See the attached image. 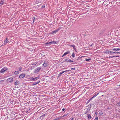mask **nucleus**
Returning a JSON list of instances; mask_svg holds the SVG:
<instances>
[{
	"mask_svg": "<svg viewBox=\"0 0 120 120\" xmlns=\"http://www.w3.org/2000/svg\"><path fill=\"white\" fill-rule=\"evenodd\" d=\"M40 77V76H38V77L35 78L31 77L30 78V79L31 81H35L38 79Z\"/></svg>",
	"mask_w": 120,
	"mask_h": 120,
	"instance_id": "1",
	"label": "nucleus"
},
{
	"mask_svg": "<svg viewBox=\"0 0 120 120\" xmlns=\"http://www.w3.org/2000/svg\"><path fill=\"white\" fill-rule=\"evenodd\" d=\"M13 79V78L12 77H11L8 79L7 81L8 82L11 83L12 82Z\"/></svg>",
	"mask_w": 120,
	"mask_h": 120,
	"instance_id": "2",
	"label": "nucleus"
},
{
	"mask_svg": "<svg viewBox=\"0 0 120 120\" xmlns=\"http://www.w3.org/2000/svg\"><path fill=\"white\" fill-rule=\"evenodd\" d=\"M41 68H37L34 70V72H38L39 71Z\"/></svg>",
	"mask_w": 120,
	"mask_h": 120,
	"instance_id": "3",
	"label": "nucleus"
},
{
	"mask_svg": "<svg viewBox=\"0 0 120 120\" xmlns=\"http://www.w3.org/2000/svg\"><path fill=\"white\" fill-rule=\"evenodd\" d=\"M25 76V74L22 73L19 76V77L20 78H22L24 77Z\"/></svg>",
	"mask_w": 120,
	"mask_h": 120,
	"instance_id": "4",
	"label": "nucleus"
},
{
	"mask_svg": "<svg viewBox=\"0 0 120 120\" xmlns=\"http://www.w3.org/2000/svg\"><path fill=\"white\" fill-rule=\"evenodd\" d=\"M43 66L44 67H46L47 66L48 64L46 61H45L44 62L43 64Z\"/></svg>",
	"mask_w": 120,
	"mask_h": 120,
	"instance_id": "5",
	"label": "nucleus"
},
{
	"mask_svg": "<svg viewBox=\"0 0 120 120\" xmlns=\"http://www.w3.org/2000/svg\"><path fill=\"white\" fill-rule=\"evenodd\" d=\"M120 50V48H113L112 49V50L114 51H119Z\"/></svg>",
	"mask_w": 120,
	"mask_h": 120,
	"instance_id": "6",
	"label": "nucleus"
},
{
	"mask_svg": "<svg viewBox=\"0 0 120 120\" xmlns=\"http://www.w3.org/2000/svg\"><path fill=\"white\" fill-rule=\"evenodd\" d=\"M70 51H67L64 54V55H65V56H66L68 54H70Z\"/></svg>",
	"mask_w": 120,
	"mask_h": 120,
	"instance_id": "7",
	"label": "nucleus"
},
{
	"mask_svg": "<svg viewBox=\"0 0 120 120\" xmlns=\"http://www.w3.org/2000/svg\"><path fill=\"white\" fill-rule=\"evenodd\" d=\"M4 0H2L0 3V5L1 6H2L4 3Z\"/></svg>",
	"mask_w": 120,
	"mask_h": 120,
	"instance_id": "8",
	"label": "nucleus"
},
{
	"mask_svg": "<svg viewBox=\"0 0 120 120\" xmlns=\"http://www.w3.org/2000/svg\"><path fill=\"white\" fill-rule=\"evenodd\" d=\"M55 42L54 41H51L50 42H49V43H46V44H55Z\"/></svg>",
	"mask_w": 120,
	"mask_h": 120,
	"instance_id": "9",
	"label": "nucleus"
},
{
	"mask_svg": "<svg viewBox=\"0 0 120 120\" xmlns=\"http://www.w3.org/2000/svg\"><path fill=\"white\" fill-rule=\"evenodd\" d=\"M19 82L17 81H16L15 82L14 84L15 85H18L19 84Z\"/></svg>",
	"mask_w": 120,
	"mask_h": 120,
	"instance_id": "10",
	"label": "nucleus"
},
{
	"mask_svg": "<svg viewBox=\"0 0 120 120\" xmlns=\"http://www.w3.org/2000/svg\"><path fill=\"white\" fill-rule=\"evenodd\" d=\"M105 52L106 53H108V54L111 53V51H110L108 50H106L105 51Z\"/></svg>",
	"mask_w": 120,
	"mask_h": 120,
	"instance_id": "11",
	"label": "nucleus"
},
{
	"mask_svg": "<svg viewBox=\"0 0 120 120\" xmlns=\"http://www.w3.org/2000/svg\"><path fill=\"white\" fill-rule=\"evenodd\" d=\"M87 116L89 119H91V116L90 114H88L87 115Z\"/></svg>",
	"mask_w": 120,
	"mask_h": 120,
	"instance_id": "12",
	"label": "nucleus"
},
{
	"mask_svg": "<svg viewBox=\"0 0 120 120\" xmlns=\"http://www.w3.org/2000/svg\"><path fill=\"white\" fill-rule=\"evenodd\" d=\"M99 93H98L95 94L94 96L92 97V98H94L97 95H98L99 94Z\"/></svg>",
	"mask_w": 120,
	"mask_h": 120,
	"instance_id": "13",
	"label": "nucleus"
},
{
	"mask_svg": "<svg viewBox=\"0 0 120 120\" xmlns=\"http://www.w3.org/2000/svg\"><path fill=\"white\" fill-rule=\"evenodd\" d=\"M70 46L71 47H72L74 50H76V48L75 47V46L74 45H70Z\"/></svg>",
	"mask_w": 120,
	"mask_h": 120,
	"instance_id": "14",
	"label": "nucleus"
},
{
	"mask_svg": "<svg viewBox=\"0 0 120 120\" xmlns=\"http://www.w3.org/2000/svg\"><path fill=\"white\" fill-rule=\"evenodd\" d=\"M5 71H4V69H3V68L0 71V72L1 73H3V72H4Z\"/></svg>",
	"mask_w": 120,
	"mask_h": 120,
	"instance_id": "15",
	"label": "nucleus"
},
{
	"mask_svg": "<svg viewBox=\"0 0 120 120\" xmlns=\"http://www.w3.org/2000/svg\"><path fill=\"white\" fill-rule=\"evenodd\" d=\"M68 114H69L68 113H67L66 114H65V115H64L63 116H62L60 118H61L62 117H64L65 116H68Z\"/></svg>",
	"mask_w": 120,
	"mask_h": 120,
	"instance_id": "16",
	"label": "nucleus"
},
{
	"mask_svg": "<svg viewBox=\"0 0 120 120\" xmlns=\"http://www.w3.org/2000/svg\"><path fill=\"white\" fill-rule=\"evenodd\" d=\"M19 74V72L17 71H16L14 72V74L17 75Z\"/></svg>",
	"mask_w": 120,
	"mask_h": 120,
	"instance_id": "17",
	"label": "nucleus"
},
{
	"mask_svg": "<svg viewBox=\"0 0 120 120\" xmlns=\"http://www.w3.org/2000/svg\"><path fill=\"white\" fill-rule=\"evenodd\" d=\"M90 109H87V111H86L85 112L84 114H87V113H88V112H89L90 111Z\"/></svg>",
	"mask_w": 120,
	"mask_h": 120,
	"instance_id": "18",
	"label": "nucleus"
},
{
	"mask_svg": "<svg viewBox=\"0 0 120 120\" xmlns=\"http://www.w3.org/2000/svg\"><path fill=\"white\" fill-rule=\"evenodd\" d=\"M40 82V81H38L37 82H35L34 83L33 85H35L36 84H38V83H39Z\"/></svg>",
	"mask_w": 120,
	"mask_h": 120,
	"instance_id": "19",
	"label": "nucleus"
},
{
	"mask_svg": "<svg viewBox=\"0 0 120 120\" xmlns=\"http://www.w3.org/2000/svg\"><path fill=\"white\" fill-rule=\"evenodd\" d=\"M61 118L60 117H58L54 119L53 120H59Z\"/></svg>",
	"mask_w": 120,
	"mask_h": 120,
	"instance_id": "20",
	"label": "nucleus"
},
{
	"mask_svg": "<svg viewBox=\"0 0 120 120\" xmlns=\"http://www.w3.org/2000/svg\"><path fill=\"white\" fill-rule=\"evenodd\" d=\"M62 74V73L61 72H60L59 74L58 75V77H60L61 76V74Z\"/></svg>",
	"mask_w": 120,
	"mask_h": 120,
	"instance_id": "21",
	"label": "nucleus"
},
{
	"mask_svg": "<svg viewBox=\"0 0 120 120\" xmlns=\"http://www.w3.org/2000/svg\"><path fill=\"white\" fill-rule=\"evenodd\" d=\"M6 40H5L4 41L6 43H8L9 42L8 40L7 39V38H6Z\"/></svg>",
	"mask_w": 120,
	"mask_h": 120,
	"instance_id": "22",
	"label": "nucleus"
},
{
	"mask_svg": "<svg viewBox=\"0 0 120 120\" xmlns=\"http://www.w3.org/2000/svg\"><path fill=\"white\" fill-rule=\"evenodd\" d=\"M118 57V56H109V58H112V57Z\"/></svg>",
	"mask_w": 120,
	"mask_h": 120,
	"instance_id": "23",
	"label": "nucleus"
},
{
	"mask_svg": "<svg viewBox=\"0 0 120 120\" xmlns=\"http://www.w3.org/2000/svg\"><path fill=\"white\" fill-rule=\"evenodd\" d=\"M3 68L4 70L5 71L8 70V69L6 67H4Z\"/></svg>",
	"mask_w": 120,
	"mask_h": 120,
	"instance_id": "24",
	"label": "nucleus"
},
{
	"mask_svg": "<svg viewBox=\"0 0 120 120\" xmlns=\"http://www.w3.org/2000/svg\"><path fill=\"white\" fill-rule=\"evenodd\" d=\"M90 60H91L90 58H89V59H86L85 60L86 61H88Z\"/></svg>",
	"mask_w": 120,
	"mask_h": 120,
	"instance_id": "25",
	"label": "nucleus"
},
{
	"mask_svg": "<svg viewBox=\"0 0 120 120\" xmlns=\"http://www.w3.org/2000/svg\"><path fill=\"white\" fill-rule=\"evenodd\" d=\"M103 114V112L102 111H100L99 112V114L100 115H102Z\"/></svg>",
	"mask_w": 120,
	"mask_h": 120,
	"instance_id": "26",
	"label": "nucleus"
},
{
	"mask_svg": "<svg viewBox=\"0 0 120 120\" xmlns=\"http://www.w3.org/2000/svg\"><path fill=\"white\" fill-rule=\"evenodd\" d=\"M116 52H112V51H111V53H115L116 54Z\"/></svg>",
	"mask_w": 120,
	"mask_h": 120,
	"instance_id": "27",
	"label": "nucleus"
},
{
	"mask_svg": "<svg viewBox=\"0 0 120 120\" xmlns=\"http://www.w3.org/2000/svg\"><path fill=\"white\" fill-rule=\"evenodd\" d=\"M72 56L74 58L75 57V54L74 53H73L72 54Z\"/></svg>",
	"mask_w": 120,
	"mask_h": 120,
	"instance_id": "28",
	"label": "nucleus"
},
{
	"mask_svg": "<svg viewBox=\"0 0 120 120\" xmlns=\"http://www.w3.org/2000/svg\"><path fill=\"white\" fill-rule=\"evenodd\" d=\"M93 98H92L90 99H89L87 101V103L89 102H90Z\"/></svg>",
	"mask_w": 120,
	"mask_h": 120,
	"instance_id": "29",
	"label": "nucleus"
},
{
	"mask_svg": "<svg viewBox=\"0 0 120 120\" xmlns=\"http://www.w3.org/2000/svg\"><path fill=\"white\" fill-rule=\"evenodd\" d=\"M22 68L21 67H19V70L20 71H21L22 69Z\"/></svg>",
	"mask_w": 120,
	"mask_h": 120,
	"instance_id": "30",
	"label": "nucleus"
},
{
	"mask_svg": "<svg viewBox=\"0 0 120 120\" xmlns=\"http://www.w3.org/2000/svg\"><path fill=\"white\" fill-rule=\"evenodd\" d=\"M69 60L67 59L65 61V62H68V61L69 62Z\"/></svg>",
	"mask_w": 120,
	"mask_h": 120,
	"instance_id": "31",
	"label": "nucleus"
},
{
	"mask_svg": "<svg viewBox=\"0 0 120 120\" xmlns=\"http://www.w3.org/2000/svg\"><path fill=\"white\" fill-rule=\"evenodd\" d=\"M58 31V30H55L53 32V33H55L57 32Z\"/></svg>",
	"mask_w": 120,
	"mask_h": 120,
	"instance_id": "32",
	"label": "nucleus"
},
{
	"mask_svg": "<svg viewBox=\"0 0 120 120\" xmlns=\"http://www.w3.org/2000/svg\"><path fill=\"white\" fill-rule=\"evenodd\" d=\"M69 71H71V70H66V71H64V72H68Z\"/></svg>",
	"mask_w": 120,
	"mask_h": 120,
	"instance_id": "33",
	"label": "nucleus"
},
{
	"mask_svg": "<svg viewBox=\"0 0 120 120\" xmlns=\"http://www.w3.org/2000/svg\"><path fill=\"white\" fill-rule=\"evenodd\" d=\"M118 105L120 106V101L118 102L117 103Z\"/></svg>",
	"mask_w": 120,
	"mask_h": 120,
	"instance_id": "34",
	"label": "nucleus"
},
{
	"mask_svg": "<svg viewBox=\"0 0 120 120\" xmlns=\"http://www.w3.org/2000/svg\"><path fill=\"white\" fill-rule=\"evenodd\" d=\"M69 61L71 62H73V61L72 60H69Z\"/></svg>",
	"mask_w": 120,
	"mask_h": 120,
	"instance_id": "35",
	"label": "nucleus"
},
{
	"mask_svg": "<svg viewBox=\"0 0 120 120\" xmlns=\"http://www.w3.org/2000/svg\"><path fill=\"white\" fill-rule=\"evenodd\" d=\"M75 68H71V69L72 70H75Z\"/></svg>",
	"mask_w": 120,
	"mask_h": 120,
	"instance_id": "36",
	"label": "nucleus"
},
{
	"mask_svg": "<svg viewBox=\"0 0 120 120\" xmlns=\"http://www.w3.org/2000/svg\"><path fill=\"white\" fill-rule=\"evenodd\" d=\"M33 22H34V21L35 19V17H34L33 18Z\"/></svg>",
	"mask_w": 120,
	"mask_h": 120,
	"instance_id": "37",
	"label": "nucleus"
},
{
	"mask_svg": "<svg viewBox=\"0 0 120 120\" xmlns=\"http://www.w3.org/2000/svg\"><path fill=\"white\" fill-rule=\"evenodd\" d=\"M37 64V63H34L33 64H32L33 65H36Z\"/></svg>",
	"mask_w": 120,
	"mask_h": 120,
	"instance_id": "38",
	"label": "nucleus"
},
{
	"mask_svg": "<svg viewBox=\"0 0 120 120\" xmlns=\"http://www.w3.org/2000/svg\"><path fill=\"white\" fill-rule=\"evenodd\" d=\"M95 119L96 120H98V117H96L95 118Z\"/></svg>",
	"mask_w": 120,
	"mask_h": 120,
	"instance_id": "39",
	"label": "nucleus"
},
{
	"mask_svg": "<svg viewBox=\"0 0 120 120\" xmlns=\"http://www.w3.org/2000/svg\"><path fill=\"white\" fill-rule=\"evenodd\" d=\"M95 113L96 115H97L98 114V113L97 112H95Z\"/></svg>",
	"mask_w": 120,
	"mask_h": 120,
	"instance_id": "40",
	"label": "nucleus"
},
{
	"mask_svg": "<svg viewBox=\"0 0 120 120\" xmlns=\"http://www.w3.org/2000/svg\"><path fill=\"white\" fill-rule=\"evenodd\" d=\"M116 53H117V54H120V52H116Z\"/></svg>",
	"mask_w": 120,
	"mask_h": 120,
	"instance_id": "41",
	"label": "nucleus"
},
{
	"mask_svg": "<svg viewBox=\"0 0 120 120\" xmlns=\"http://www.w3.org/2000/svg\"><path fill=\"white\" fill-rule=\"evenodd\" d=\"M73 118H72L71 119H69L68 120H73Z\"/></svg>",
	"mask_w": 120,
	"mask_h": 120,
	"instance_id": "42",
	"label": "nucleus"
},
{
	"mask_svg": "<svg viewBox=\"0 0 120 120\" xmlns=\"http://www.w3.org/2000/svg\"><path fill=\"white\" fill-rule=\"evenodd\" d=\"M65 109H64V108H63V109H62V110L63 111H64Z\"/></svg>",
	"mask_w": 120,
	"mask_h": 120,
	"instance_id": "43",
	"label": "nucleus"
},
{
	"mask_svg": "<svg viewBox=\"0 0 120 120\" xmlns=\"http://www.w3.org/2000/svg\"><path fill=\"white\" fill-rule=\"evenodd\" d=\"M45 115V114H43L42 115V116H44Z\"/></svg>",
	"mask_w": 120,
	"mask_h": 120,
	"instance_id": "44",
	"label": "nucleus"
},
{
	"mask_svg": "<svg viewBox=\"0 0 120 120\" xmlns=\"http://www.w3.org/2000/svg\"><path fill=\"white\" fill-rule=\"evenodd\" d=\"M65 56V55H64V54L63 55H62V57H63Z\"/></svg>",
	"mask_w": 120,
	"mask_h": 120,
	"instance_id": "45",
	"label": "nucleus"
},
{
	"mask_svg": "<svg viewBox=\"0 0 120 120\" xmlns=\"http://www.w3.org/2000/svg\"><path fill=\"white\" fill-rule=\"evenodd\" d=\"M61 72L62 73V74H63V73H64V71Z\"/></svg>",
	"mask_w": 120,
	"mask_h": 120,
	"instance_id": "46",
	"label": "nucleus"
},
{
	"mask_svg": "<svg viewBox=\"0 0 120 120\" xmlns=\"http://www.w3.org/2000/svg\"><path fill=\"white\" fill-rule=\"evenodd\" d=\"M119 86H120V85H119Z\"/></svg>",
	"mask_w": 120,
	"mask_h": 120,
	"instance_id": "47",
	"label": "nucleus"
},
{
	"mask_svg": "<svg viewBox=\"0 0 120 120\" xmlns=\"http://www.w3.org/2000/svg\"><path fill=\"white\" fill-rule=\"evenodd\" d=\"M1 76L0 75V77H1Z\"/></svg>",
	"mask_w": 120,
	"mask_h": 120,
	"instance_id": "48",
	"label": "nucleus"
},
{
	"mask_svg": "<svg viewBox=\"0 0 120 120\" xmlns=\"http://www.w3.org/2000/svg\"><path fill=\"white\" fill-rule=\"evenodd\" d=\"M94 120H95L94 119Z\"/></svg>",
	"mask_w": 120,
	"mask_h": 120,
	"instance_id": "49",
	"label": "nucleus"
}]
</instances>
